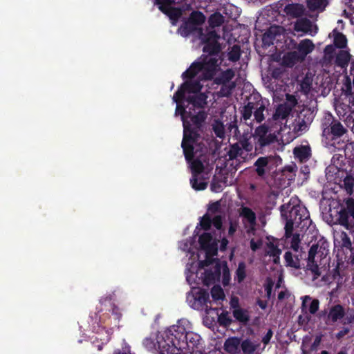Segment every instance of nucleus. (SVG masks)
<instances>
[{
  "label": "nucleus",
  "instance_id": "nucleus-1",
  "mask_svg": "<svg viewBox=\"0 0 354 354\" xmlns=\"http://www.w3.org/2000/svg\"><path fill=\"white\" fill-rule=\"evenodd\" d=\"M194 108H189L187 117L191 119L192 124L189 121L183 120V137L181 147L185 158L188 161L194 156V145H196L201 138L200 131L203 124L205 121L207 114L204 110H200L196 114H193Z\"/></svg>",
  "mask_w": 354,
  "mask_h": 354
},
{
  "label": "nucleus",
  "instance_id": "nucleus-2",
  "mask_svg": "<svg viewBox=\"0 0 354 354\" xmlns=\"http://www.w3.org/2000/svg\"><path fill=\"white\" fill-rule=\"evenodd\" d=\"M269 104L268 100L263 99L261 95L250 98L242 110V117L245 120L250 119L254 114V120L260 123L265 119L264 111Z\"/></svg>",
  "mask_w": 354,
  "mask_h": 354
},
{
  "label": "nucleus",
  "instance_id": "nucleus-3",
  "mask_svg": "<svg viewBox=\"0 0 354 354\" xmlns=\"http://www.w3.org/2000/svg\"><path fill=\"white\" fill-rule=\"evenodd\" d=\"M281 215L283 218H288L299 226L302 222L306 225L310 220V214L306 207L301 205H292L290 203L283 204L280 207Z\"/></svg>",
  "mask_w": 354,
  "mask_h": 354
},
{
  "label": "nucleus",
  "instance_id": "nucleus-4",
  "mask_svg": "<svg viewBox=\"0 0 354 354\" xmlns=\"http://www.w3.org/2000/svg\"><path fill=\"white\" fill-rule=\"evenodd\" d=\"M207 151V148L204 144L197 143L194 145V156L190 160L186 161L189 163L192 176H199L205 169L203 162L205 161V153Z\"/></svg>",
  "mask_w": 354,
  "mask_h": 354
},
{
  "label": "nucleus",
  "instance_id": "nucleus-5",
  "mask_svg": "<svg viewBox=\"0 0 354 354\" xmlns=\"http://www.w3.org/2000/svg\"><path fill=\"white\" fill-rule=\"evenodd\" d=\"M347 129L331 115L323 124V135L332 140L340 138L347 133Z\"/></svg>",
  "mask_w": 354,
  "mask_h": 354
},
{
  "label": "nucleus",
  "instance_id": "nucleus-6",
  "mask_svg": "<svg viewBox=\"0 0 354 354\" xmlns=\"http://www.w3.org/2000/svg\"><path fill=\"white\" fill-rule=\"evenodd\" d=\"M279 156H268L259 157L254 163L255 171L261 178H264L266 173H270L271 170L276 167L275 164Z\"/></svg>",
  "mask_w": 354,
  "mask_h": 354
},
{
  "label": "nucleus",
  "instance_id": "nucleus-7",
  "mask_svg": "<svg viewBox=\"0 0 354 354\" xmlns=\"http://www.w3.org/2000/svg\"><path fill=\"white\" fill-rule=\"evenodd\" d=\"M171 0H155V3L158 6V9L171 20L172 24L175 25L182 16V10L179 8L171 7Z\"/></svg>",
  "mask_w": 354,
  "mask_h": 354
},
{
  "label": "nucleus",
  "instance_id": "nucleus-8",
  "mask_svg": "<svg viewBox=\"0 0 354 354\" xmlns=\"http://www.w3.org/2000/svg\"><path fill=\"white\" fill-rule=\"evenodd\" d=\"M218 59L216 57H209L208 55H205L202 60L200 62L203 65V78L205 80H212L215 73L218 64Z\"/></svg>",
  "mask_w": 354,
  "mask_h": 354
},
{
  "label": "nucleus",
  "instance_id": "nucleus-9",
  "mask_svg": "<svg viewBox=\"0 0 354 354\" xmlns=\"http://www.w3.org/2000/svg\"><path fill=\"white\" fill-rule=\"evenodd\" d=\"M326 315L325 323L327 325L333 324L342 319L345 316V308L341 304H335L329 308V311H322V315Z\"/></svg>",
  "mask_w": 354,
  "mask_h": 354
},
{
  "label": "nucleus",
  "instance_id": "nucleus-10",
  "mask_svg": "<svg viewBox=\"0 0 354 354\" xmlns=\"http://www.w3.org/2000/svg\"><path fill=\"white\" fill-rule=\"evenodd\" d=\"M202 87L199 81H186L176 91V97H185L186 93L189 95L198 94Z\"/></svg>",
  "mask_w": 354,
  "mask_h": 354
},
{
  "label": "nucleus",
  "instance_id": "nucleus-11",
  "mask_svg": "<svg viewBox=\"0 0 354 354\" xmlns=\"http://www.w3.org/2000/svg\"><path fill=\"white\" fill-rule=\"evenodd\" d=\"M198 243L201 248L207 254H217V243L213 240L212 236L209 232H204L198 239Z\"/></svg>",
  "mask_w": 354,
  "mask_h": 354
},
{
  "label": "nucleus",
  "instance_id": "nucleus-12",
  "mask_svg": "<svg viewBox=\"0 0 354 354\" xmlns=\"http://www.w3.org/2000/svg\"><path fill=\"white\" fill-rule=\"evenodd\" d=\"M202 29L203 28L198 27L194 24L190 23V21L187 19L178 28V33L183 37H187L191 35L198 37V35H202Z\"/></svg>",
  "mask_w": 354,
  "mask_h": 354
},
{
  "label": "nucleus",
  "instance_id": "nucleus-13",
  "mask_svg": "<svg viewBox=\"0 0 354 354\" xmlns=\"http://www.w3.org/2000/svg\"><path fill=\"white\" fill-rule=\"evenodd\" d=\"M207 96L203 93L188 95V96L185 97V101L188 103L187 107H188V109L194 108V111H195L196 108L203 109L207 104Z\"/></svg>",
  "mask_w": 354,
  "mask_h": 354
},
{
  "label": "nucleus",
  "instance_id": "nucleus-14",
  "mask_svg": "<svg viewBox=\"0 0 354 354\" xmlns=\"http://www.w3.org/2000/svg\"><path fill=\"white\" fill-rule=\"evenodd\" d=\"M335 111L339 117L344 118L348 113H349L345 118L347 125L352 122V130L354 131V111H351V107L349 104H346L344 102H339L335 105Z\"/></svg>",
  "mask_w": 354,
  "mask_h": 354
},
{
  "label": "nucleus",
  "instance_id": "nucleus-15",
  "mask_svg": "<svg viewBox=\"0 0 354 354\" xmlns=\"http://www.w3.org/2000/svg\"><path fill=\"white\" fill-rule=\"evenodd\" d=\"M319 301L318 299H312V298L308 295H306L302 297L301 310L303 314H307L309 313L314 315L319 310Z\"/></svg>",
  "mask_w": 354,
  "mask_h": 354
},
{
  "label": "nucleus",
  "instance_id": "nucleus-16",
  "mask_svg": "<svg viewBox=\"0 0 354 354\" xmlns=\"http://www.w3.org/2000/svg\"><path fill=\"white\" fill-rule=\"evenodd\" d=\"M316 248H310L308 251L307 265L306 267V271H310L314 276V279H317L321 275V272L317 262L315 261V252Z\"/></svg>",
  "mask_w": 354,
  "mask_h": 354
},
{
  "label": "nucleus",
  "instance_id": "nucleus-17",
  "mask_svg": "<svg viewBox=\"0 0 354 354\" xmlns=\"http://www.w3.org/2000/svg\"><path fill=\"white\" fill-rule=\"evenodd\" d=\"M281 28L277 26H270L263 35L262 43L264 47H269L274 44L276 37L280 35Z\"/></svg>",
  "mask_w": 354,
  "mask_h": 354
},
{
  "label": "nucleus",
  "instance_id": "nucleus-18",
  "mask_svg": "<svg viewBox=\"0 0 354 354\" xmlns=\"http://www.w3.org/2000/svg\"><path fill=\"white\" fill-rule=\"evenodd\" d=\"M351 59V55L348 50H340L336 54L335 64L342 69H346Z\"/></svg>",
  "mask_w": 354,
  "mask_h": 354
},
{
  "label": "nucleus",
  "instance_id": "nucleus-19",
  "mask_svg": "<svg viewBox=\"0 0 354 354\" xmlns=\"http://www.w3.org/2000/svg\"><path fill=\"white\" fill-rule=\"evenodd\" d=\"M240 216L243 218V221L248 222L252 229L257 224V216L255 212L250 207L243 206L240 209Z\"/></svg>",
  "mask_w": 354,
  "mask_h": 354
},
{
  "label": "nucleus",
  "instance_id": "nucleus-20",
  "mask_svg": "<svg viewBox=\"0 0 354 354\" xmlns=\"http://www.w3.org/2000/svg\"><path fill=\"white\" fill-rule=\"evenodd\" d=\"M276 139V136L271 133H269L266 136H261L257 138V142L255 145V151L258 153H263L266 147L269 146L273 143Z\"/></svg>",
  "mask_w": 354,
  "mask_h": 354
},
{
  "label": "nucleus",
  "instance_id": "nucleus-21",
  "mask_svg": "<svg viewBox=\"0 0 354 354\" xmlns=\"http://www.w3.org/2000/svg\"><path fill=\"white\" fill-rule=\"evenodd\" d=\"M303 59H301L299 55V53L297 51H290L283 55L282 57V64L287 67H292L297 62H302Z\"/></svg>",
  "mask_w": 354,
  "mask_h": 354
},
{
  "label": "nucleus",
  "instance_id": "nucleus-22",
  "mask_svg": "<svg viewBox=\"0 0 354 354\" xmlns=\"http://www.w3.org/2000/svg\"><path fill=\"white\" fill-rule=\"evenodd\" d=\"M315 48V46L311 40L308 39H304L300 41L297 46V53H299L303 60L305 59L306 55L310 53Z\"/></svg>",
  "mask_w": 354,
  "mask_h": 354
},
{
  "label": "nucleus",
  "instance_id": "nucleus-23",
  "mask_svg": "<svg viewBox=\"0 0 354 354\" xmlns=\"http://www.w3.org/2000/svg\"><path fill=\"white\" fill-rule=\"evenodd\" d=\"M291 111V107L288 106V104H281L276 109L272 118L274 120H284L290 115Z\"/></svg>",
  "mask_w": 354,
  "mask_h": 354
},
{
  "label": "nucleus",
  "instance_id": "nucleus-24",
  "mask_svg": "<svg viewBox=\"0 0 354 354\" xmlns=\"http://www.w3.org/2000/svg\"><path fill=\"white\" fill-rule=\"evenodd\" d=\"M293 153L295 157L301 162L306 161L311 155L310 148L308 146L304 145L297 147L294 149Z\"/></svg>",
  "mask_w": 354,
  "mask_h": 354
},
{
  "label": "nucleus",
  "instance_id": "nucleus-25",
  "mask_svg": "<svg viewBox=\"0 0 354 354\" xmlns=\"http://www.w3.org/2000/svg\"><path fill=\"white\" fill-rule=\"evenodd\" d=\"M285 265L286 267L295 269L301 268V261L297 255H293L290 251H287L284 254Z\"/></svg>",
  "mask_w": 354,
  "mask_h": 354
},
{
  "label": "nucleus",
  "instance_id": "nucleus-26",
  "mask_svg": "<svg viewBox=\"0 0 354 354\" xmlns=\"http://www.w3.org/2000/svg\"><path fill=\"white\" fill-rule=\"evenodd\" d=\"M235 73L234 71L231 68H228L220 73V75L216 77L214 80V82L216 84H224L227 83H231L232 80L234 77Z\"/></svg>",
  "mask_w": 354,
  "mask_h": 354
},
{
  "label": "nucleus",
  "instance_id": "nucleus-27",
  "mask_svg": "<svg viewBox=\"0 0 354 354\" xmlns=\"http://www.w3.org/2000/svg\"><path fill=\"white\" fill-rule=\"evenodd\" d=\"M240 339L236 337L227 339L224 343V349L230 353H234L240 345Z\"/></svg>",
  "mask_w": 354,
  "mask_h": 354
},
{
  "label": "nucleus",
  "instance_id": "nucleus-28",
  "mask_svg": "<svg viewBox=\"0 0 354 354\" xmlns=\"http://www.w3.org/2000/svg\"><path fill=\"white\" fill-rule=\"evenodd\" d=\"M203 44L204 46L203 51V53H207V55H218L221 50V47L219 43L208 42Z\"/></svg>",
  "mask_w": 354,
  "mask_h": 354
},
{
  "label": "nucleus",
  "instance_id": "nucleus-29",
  "mask_svg": "<svg viewBox=\"0 0 354 354\" xmlns=\"http://www.w3.org/2000/svg\"><path fill=\"white\" fill-rule=\"evenodd\" d=\"M187 19L190 21V23L194 24L198 27H201V26L205 23L206 17L202 12L194 10L190 13Z\"/></svg>",
  "mask_w": 354,
  "mask_h": 354
},
{
  "label": "nucleus",
  "instance_id": "nucleus-30",
  "mask_svg": "<svg viewBox=\"0 0 354 354\" xmlns=\"http://www.w3.org/2000/svg\"><path fill=\"white\" fill-rule=\"evenodd\" d=\"M219 35L216 33L215 30H210L208 31L207 33H205L203 31V28L202 29V35H198V38L201 41L202 43H218V39H219Z\"/></svg>",
  "mask_w": 354,
  "mask_h": 354
},
{
  "label": "nucleus",
  "instance_id": "nucleus-31",
  "mask_svg": "<svg viewBox=\"0 0 354 354\" xmlns=\"http://www.w3.org/2000/svg\"><path fill=\"white\" fill-rule=\"evenodd\" d=\"M173 100L176 103V111L175 114H180L181 115L182 120H185L184 117L186 114L187 115L188 111H186V106L183 104V101H185V97H176V93L173 96Z\"/></svg>",
  "mask_w": 354,
  "mask_h": 354
},
{
  "label": "nucleus",
  "instance_id": "nucleus-32",
  "mask_svg": "<svg viewBox=\"0 0 354 354\" xmlns=\"http://www.w3.org/2000/svg\"><path fill=\"white\" fill-rule=\"evenodd\" d=\"M244 152H243L242 147L239 142L230 145V149L227 151L229 160H234L238 157H243Z\"/></svg>",
  "mask_w": 354,
  "mask_h": 354
},
{
  "label": "nucleus",
  "instance_id": "nucleus-33",
  "mask_svg": "<svg viewBox=\"0 0 354 354\" xmlns=\"http://www.w3.org/2000/svg\"><path fill=\"white\" fill-rule=\"evenodd\" d=\"M224 22L223 16L218 12L212 14L208 19V24L210 28H214L221 26Z\"/></svg>",
  "mask_w": 354,
  "mask_h": 354
},
{
  "label": "nucleus",
  "instance_id": "nucleus-34",
  "mask_svg": "<svg viewBox=\"0 0 354 354\" xmlns=\"http://www.w3.org/2000/svg\"><path fill=\"white\" fill-rule=\"evenodd\" d=\"M316 248L315 256L319 254L320 257L326 256L328 251V243L326 241L319 240L317 243L313 244L310 248Z\"/></svg>",
  "mask_w": 354,
  "mask_h": 354
},
{
  "label": "nucleus",
  "instance_id": "nucleus-35",
  "mask_svg": "<svg viewBox=\"0 0 354 354\" xmlns=\"http://www.w3.org/2000/svg\"><path fill=\"white\" fill-rule=\"evenodd\" d=\"M182 337H183V341L185 340L187 344H191L192 346H196L200 339V336L192 332H187L185 334L183 332L179 339H180Z\"/></svg>",
  "mask_w": 354,
  "mask_h": 354
},
{
  "label": "nucleus",
  "instance_id": "nucleus-36",
  "mask_svg": "<svg viewBox=\"0 0 354 354\" xmlns=\"http://www.w3.org/2000/svg\"><path fill=\"white\" fill-rule=\"evenodd\" d=\"M312 26L310 20L305 18L297 21L295 24V30L296 31H301L307 32L310 30Z\"/></svg>",
  "mask_w": 354,
  "mask_h": 354
},
{
  "label": "nucleus",
  "instance_id": "nucleus-37",
  "mask_svg": "<svg viewBox=\"0 0 354 354\" xmlns=\"http://www.w3.org/2000/svg\"><path fill=\"white\" fill-rule=\"evenodd\" d=\"M351 216L347 209H341L339 212L338 223L346 229L349 230L351 226L349 224L348 218Z\"/></svg>",
  "mask_w": 354,
  "mask_h": 354
},
{
  "label": "nucleus",
  "instance_id": "nucleus-38",
  "mask_svg": "<svg viewBox=\"0 0 354 354\" xmlns=\"http://www.w3.org/2000/svg\"><path fill=\"white\" fill-rule=\"evenodd\" d=\"M232 313L234 317L240 322L246 323L249 321V316L247 311L243 308H234Z\"/></svg>",
  "mask_w": 354,
  "mask_h": 354
},
{
  "label": "nucleus",
  "instance_id": "nucleus-39",
  "mask_svg": "<svg viewBox=\"0 0 354 354\" xmlns=\"http://www.w3.org/2000/svg\"><path fill=\"white\" fill-rule=\"evenodd\" d=\"M198 181V176H192V178H190V184L192 187L196 191H201L204 190L207 187V183L204 181V180H201L199 183Z\"/></svg>",
  "mask_w": 354,
  "mask_h": 354
},
{
  "label": "nucleus",
  "instance_id": "nucleus-40",
  "mask_svg": "<svg viewBox=\"0 0 354 354\" xmlns=\"http://www.w3.org/2000/svg\"><path fill=\"white\" fill-rule=\"evenodd\" d=\"M235 274L234 279L239 283L243 282L246 277L245 264L244 262L239 263Z\"/></svg>",
  "mask_w": 354,
  "mask_h": 354
},
{
  "label": "nucleus",
  "instance_id": "nucleus-41",
  "mask_svg": "<svg viewBox=\"0 0 354 354\" xmlns=\"http://www.w3.org/2000/svg\"><path fill=\"white\" fill-rule=\"evenodd\" d=\"M334 45L338 48H344L347 46L346 37L342 32H337L334 36Z\"/></svg>",
  "mask_w": 354,
  "mask_h": 354
},
{
  "label": "nucleus",
  "instance_id": "nucleus-42",
  "mask_svg": "<svg viewBox=\"0 0 354 354\" xmlns=\"http://www.w3.org/2000/svg\"><path fill=\"white\" fill-rule=\"evenodd\" d=\"M241 346L244 354H253L257 349V346L248 339L243 340Z\"/></svg>",
  "mask_w": 354,
  "mask_h": 354
},
{
  "label": "nucleus",
  "instance_id": "nucleus-43",
  "mask_svg": "<svg viewBox=\"0 0 354 354\" xmlns=\"http://www.w3.org/2000/svg\"><path fill=\"white\" fill-rule=\"evenodd\" d=\"M241 57V47L239 45H234L228 53V59L232 62L239 60Z\"/></svg>",
  "mask_w": 354,
  "mask_h": 354
},
{
  "label": "nucleus",
  "instance_id": "nucleus-44",
  "mask_svg": "<svg viewBox=\"0 0 354 354\" xmlns=\"http://www.w3.org/2000/svg\"><path fill=\"white\" fill-rule=\"evenodd\" d=\"M221 89H220V94L223 97H229L232 93V91L236 87V83L235 82H231V83H226L224 84H221Z\"/></svg>",
  "mask_w": 354,
  "mask_h": 354
},
{
  "label": "nucleus",
  "instance_id": "nucleus-45",
  "mask_svg": "<svg viewBox=\"0 0 354 354\" xmlns=\"http://www.w3.org/2000/svg\"><path fill=\"white\" fill-rule=\"evenodd\" d=\"M324 0H307V7L311 11H315L318 10H323L325 6H324Z\"/></svg>",
  "mask_w": 354,
  "mask_h": 354
},
{
  "label": "nucleus",
  "instance_id": "nucleus-46",
  "mask_svg": "<svg viewBox=\"0 0 354 354\" xmlns=\"http://www.w3.org/2000/svg\"><path fill=\"white\" fill-rule=\"evenodd\" d=\"M212 129L216 137L223 138L225 137L224 125L220 120H215L213 124Z\"/></svg>",
  "mask_w": 354,
  "mask_h": 354
},
{
  "label": "nucleus",
  "instance_id": "nucleus-47",
  "mask_svg": "<svg viewBox=\"0 0 354 354\" xmlns=\"http://www.w3.org/2000/svg\"><path fill=\"white\" fill-rule=\"evenodd\" d=\"M353 80L350 76L345 77V82L342 86V91L346 96H351L353 95Z\"/></svg>",
  "mask_w": 354,
  "mask_h": 354
},
{
  "label": "nucleus",
  "instance_id": "nucleus-48",
  "mask_svg": "<svg viewBox=\"0 0 354 354\" xmlns=\"http://www.w3.org/2000/svg\"><path fill=\"white\" fill-rule=\"evenodd\" d=\"M342 323L343 325L354 324V308H348L345 310V316L342 319Z\"/></svg>",
  "mask_w": 354,
  "mask_h": 354
},
{
  "label": "nucleus",
  "instance_id": "nucleus-49",
  "mask_svg": "<svg viewBox=\"0 0 354 354\" xmlns=\"http://www.w3.org/2000/svg\"><path fill=\"white\" fill-rule=\"evenodd\" d=\"M297 117L301 120L304 119L306 123H308V124L313 122L314 118L313 113L310 111V109H303L298 114Z\"/></svg>",
  "mask_w": 354,
  "mask_h": 354
},
{
  "label": "nucleus",
  "instance_id": "nucleus-50",
  "mask_svg": "<svg viewBox=\"0 0 354 354\" xmlns=\"http://www.w3.org/2000/svg\"><path fill=\"white\" fill-rule=\"evenodd\" d=\"M212 297L214 300L223 299L225 295L223 290L220 286H214L211 290Z\"/></svg>",
  "mask_w": 354,
  "mask_h": 354
},
{
  "label": "nucleus",
  "instance_id": "nucleus-51",
  "mask_svg": "<svg viewBox=\"0 0 354 354\" xmlns=\"http://www.w3.org/2000/svg\"><path fill=\"white\" fill-rule=\"evenodd\" d=\"M309 124L308 123H306L305 120L304 119H300L299 117H297L295 122L293 123V130L296 132H301L303 131H305L308 126Z\"/></svg>",
  "mask_w": 354,
  "mask_h": 354
},
{
  "label": "nucleus",
  "instance_id": "nucleus-52",
  "mask_svg": "<svg viewBox=\"0 0 354 354\" xmlns=\"http://www.w3.org/2000/svg\"><path fill=\"white\" fill-rule=\"evenodd\" d=\"M285 11L288 15L297 17L301 13V8L299 4H288L285 7Z\"/></svg>",
  "mask_w": 354,
  "mask_h": 354
},
{
  "label": "nucleus",
  "instance_id": "nucleus-53",
  "mask_svg": "<svg viewBox=\"0 0 354 354\" xmlns=\"http://www.w3.org/2000/svg\"><path fill=\"white\" fill-rule=\"evenodd\" d=\"M200 225L202 229L207 231L210 229L212 225V218L208 214H205L201 218Z\"/></svg>",
  "mask_w": 354,
  "mask_h": 354
},
{
  "label": "nucleus",
  "instance_id": "nucleus-54",
  "mask_svg": "<svg viewBox=\"0 0 354 354\" xmlns=\"http://www.w3.org/2000/svg\"><path fill=\"white\" fill-rule=\"evenodd\" d=\"M284 219L286 221L285 225V236L286 238H290L292 236V235H293V228L294 225H296V223L288 218Z\"/></svg>",
  "mask_w": 354,
  "mask_h": 354
},
{
  "label": "nucleus",
  "instance_id": "nucleus-55",
  "mask_svg": "<svg viewBox=\"0 0 354 354\" xmlns=\"http://www.w3.org/2000/svg\"><path fill=\"white\" fill-rule=\"evenodd\" d=\"M268 246V250H267V254L270 256V257H272L274 256H276L277 254H281V250L279 249L277 245H274L273 243H269L267 245Z\"/></svg>",
  "mask_w": 354,
  "mask_h": 354
},
{
  "label": "nucleus",
  "instance_id": "nucleus-56",
  "mask_svg": "<svg viewBox=\"0 0 354 354\" xmlns=\"http://www.w3.org/2000/svg\"><path fill=\"white\" fill-rule=\"evenodd\" d=\"M274 286V282L270 278H268L266 281V283L264 285V288L266 291V297L268 299H270L272 297V288Z\"/></svg>",
  "mask_w": 354,
  "mask_h": 354
},
{
  "label": "nucleus",
  "instance_id": "nucleus-57",
  "mask_svg": "<svg viewBox=\"0 0 354 354\" xmlns=\"http://www.w3.org/2000/svg\"><path fill=\"white\" fill-rule=\"evenodd\" d=\"M196 299L203 304H207L209 301V293L205 290H201L198 293Z\"/></svg>",
  "mask_w": 354,
  "mask_h": 354
},
{
  "label": "nucleus",
  "instance_id": "nucleus-58",
  "mask_svg": "<svg viewBox=\"0 0 354 354\" xmlns=\"http://www.w3.org/2000/svg\"><path fill=\"white\" fill-rule=\"evenodd\" d=\"M198 65L196 64H192L182 74L183 79H192L196 76L195 73L192 72V68H196Z\"/></svg>",
  "mask_w": 354,
  "mask_h": 354
},
{
  "label": "nucleus",
  "instance_id": "nucleus-59",
  "mask_svg": "<svg viewBox=\"0 0 354 354\" xmlns=\"http://www.w3.org/2000/svg\"><path fill=\"white\" fill-rule=\"evenodd\" d=\"M215 254H207L206 252H205V259L203 261H199V267L200 268H205V267H207L209 266H210L211 264H212L213 261H214V259H212V257L214 256Z\"/></svg>",
  "mask_w": 354,
  "mask_h": 354
},
{
  "label": "nucleus",
  "instance_id": "nucleus-60",
  "mask_svg": "<svg viewBox=\"0 0 354 354\" xmlns=\"http://www.w3.org/2000/svg\"><path fill=\"white\" fill-rule=\"evenodd\" d=\"M218 322L220 325L228 326L232 323V319L228 317L227 313H223L218 316Z\"/></svg>",
  "mask_w": 354,
  "mask_h": 354
},
{
  "label": "nucleus",
  "instance_id": "nucleus-61",
  "mask_svg": "<svg viewBox=\"0 0 354 354\" xmlns=\"http://www.w3.org/2000/svg\"><path fill=\"white\" fill-rule=\"evenodd\" d=\"M286 102L284 104H288V106L291 107V110L297 104V99L294 95L286 94Z\"/></svg>",
  "mask_w": 354,
  "mask_h": 354
},
{
  "label": "nucleus",
  "instance_id": "nucleus-62",
  "mask_svg": "<svg viewBox=\"0 0 354 354\" xmlns=\"http://www.w3.org/2000/svg\"><path fill=\"white\" fill-rule=\"evenodd\" d=\"M291 237V248L294 250L295 252H297L300 243L299 235L298 234H295L292 235Z\"/></svg>",
  "mask_w": 354,
  "mask_h": 354
},
{
  "label": "nucleus",
  "instance_id": "nucleus-63",
  "mask_svg": "<svg viewBox=\"0 0 354 354\" xmlns=\"http://www.w3.org/2000/svg\"><path fill=\"white\" fill-rule=\"evenodd\" d=\"M346 208H344L343 209H347L351 216L354 218V199L352 198H348L346 201Z\"/></svg>",
  "mask_w": 354,
  "mask_h": 354
},
{
  "label": "nucleus",
  "instance_id": "nucleus-64",
  "mask_svg": "<svg viewBox=\"0 0 354 354\" xmlns=\"http://www.w3.org/2000/svg\"><path fill=\"white\" fill-rule=\"evenodd\" d=\"M221 209V202L220 201H216L212 203H210L208 207V212L212 214H216L217 212H219Z\"/></svg>",
  "mask_w": 354,
  "mask_h": 354
}]
</instances>
